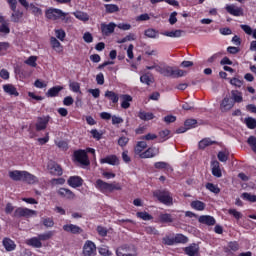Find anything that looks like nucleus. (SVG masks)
Masks as SVG:
<instances>
[{
	"instance_id": "nucleus-54",
	"label": "nucleus",
	"mask_w": 256,
	"mask_h": 256,
	"mask_svg": "<svg viewBox=\"0 0 256 256\" xmlns=\"http://www.w3.org/2000/svg\"><path fill=\"white\" fill-rule=\"evenodd\" d=\"M140 81L141 83H144L145 85H151V83H153V79H151V77H149V75L144 74L140 77Z\"/></svg>"
},
{
	"instance_id": "nucleus-30",
	"label": "nucleus",
	"mask_w": 256,
	"mask_h": 256,
	"mask_svg": "<svg viewBox=\"0 0 256 256\" xmlns=\"http://www.w3.org/2000/svg\"><path fill=\"white\" fill-rule=\"evenodd\" d=\"M190 206L192 209H195L196 211H205V203L199 200H194L191 202Z\"/></svg>"
},
{
	"instance_id": "nucleus-24",
	"label": "nucleus",
	"mask_w": 256,
	"mask_h": 256,
	"mask_svg": "<svg viewBox=\"0 0 256 256\" xmlns=\"http://www.w3.org/2000/svg\"><path fill=\"white\" fill-rule=\"evenodd\" d=\"M212 165V175L214 177H222L223 173H221V168L219 167V161L214 160L211 162Z\"/></svg>"
},
{
	"instance_id": "nucleus-17",
	"label": "nucleus",
	"mask_w": 256,
	"mask_h": 256,
	"mask_svg": "<svg viewBox=\"0 0 256 256\" xmlns=\"http://www.w3.org/2000/svg\"><path fill=\"white\" fill-rule=\"evenodd\" d=\"M100 163H107L108 165H119V158L115 155H109L100 159Z\"/></svg>"
},
{
	"instance_id": "nucleus-39",
	"label": "nucleus",
	"mask_w": 256,
	"mask_h": 256,
	"mask_svg": "<svg viewBox=\"0 0 256 256\" xmlns=\"http://www.w3.org/2000/svg\"><path fill=\"white\" fill-rule=\"evenodd\" d=\"M241 197L242 199H244V201H249L250 203H256V195H253L248 192H244L242 193Z\"/></svg>"
},
{
	"instance_id": "nucleus-62",
	"label": "nucleus",
	"mask_w": 256,
	"mask_h": 256,
	"mask_svg": "<svg viewBox=\"0 0 256 256\" xmlns=\"http://www.w3.org/2000/svg\"><path fill=\"white\" fill-rule=\"evenodd\" d=\"M83 40L85 43H93V34L90 32H85L83 35Z\"/></svg>"
},
{
	"instance_id": "nucleus-58",
	"label": "nucleus",
	"mask_w": 256,
	"mask_h": 256,
	"mask_svg": "<svg viewBox=\"0 0 256 256\" xmlns=\"http://www.w3.org/2000/svg\"><path fill=\"white\" fill-rule=\"evenodd\" d=\"M98 235H100V237H107V228L103 227V226H97L96 229Z\"/></svg>"
},
{
	"instance_id": "nucleus-15",
	"label": "nucleus",
	"mask_w": 256,
	"mask_h": 256,
	"mask_svg": "<svg viewBox=\"0 0 256 256\" xmlns=\"http://www.w3.org/2000/svg\"><path fill=\"white\" fill-rule=\"evenodd\" d=\"M67 183L70 187H73V189H77V187H81L83 185V178L79 176H71Z\"/></svg>"
},
{
	"instance_id": "nucleus-64",
	"label": "nucleus",
	"mask_w": 256,
	"mask_h": 256,
	"mask_svg": "<svg viewBox=\"0 0 256 256\" xmlns=\"http://www.w3.org/2000/svg\"><path fill=\"white\" fill-rule=\"evenodd\" d=\"M99 253L100 255H103V256H111V251H109L108 247L99 248Z\"/></svg>"
},
{
	"instance_id": "nucleus-42",
	"label": "nucleus",
	"mask_w": 256,
	"mask_h": 256,
	"mask_svg": "<svg viewBox=\"0 0 256 256\" xmlns=\"http://www.w3.org/2000/svg\"><path fill=\"white\" fill-rule=\"evenodd\" d=\"M53 235H55V231H48L46 233L39 234L38 237L40 241H49V239H51Z\"/></svg>"
},
{
	"instance_id": "nucleus-6",
	"label": "nucleus",
	"mask_w": 256,
	"mask_h": 256,
	"mask_svg": "<svg viewBox=\"0 0 256 256\" xmlns=\"http://www.w3.org/2000/svg\"><path fill=\"white\" fill-rule=\"evenodd\" d=\"M33 215H37V212L35 210L19 207L14 211L13 217H26L28 219L29 217H33Z\"/></svg>"
},
{
	"instance_id": "nucleus-61",
	"label": "nucleus",
	"mask_w": 256,
	"mask_h": 256,
	"mask_svg": "<svg viewBox=\"0 0 256 256\" xmlns=\"http://www.w3.org/2000/svg\"><path fill=\"white\" fill-rule=\"evenodd\" d=\"M217 157H218V160L221 161V163H226V161L229 159L227 154H225V152L223 151L218 152Z\"/></svg>"
},
{
	"instance_id": "nucleus-34",
	"label": "nucleus",
	"mask_w": 256,
	"mask_h": 256,
	"mask_svg": "<svg viewBox=\"0 0 256 256\" xmlns=\"http://www.w3.org/2000/svg\"><path fill=\"white\" fill-rule=\"evenodd\" d=\"M231 95H232V99L234 101V104L243 102V96H242L241 92H239L237 90H232Z\"/></svg>"
},
{
	"instance_id": "nucleus-32",
	"label": "nucleus",
	"mask_w": 256,
	"mask_h": 256,
	"mask_svg": "<svg viewBox=\"0 0 256 256\" xmlns=\"http://www.w3.org/2000/svg\"><path fill=\"white\" fill-rule=\"evenodd\" d=\"M50 43H51L52 48H54L55 51H57L58 53H61V51H63V47H61V42H59V40H57V38L51 37Z\"/></svg>"
},
{
	"instance_id": "nucleus-14",
	"label": "nucleus",
	"mask_w": 256,
	"mask_h": 256,
	"mask_svg": "<svg viewBox=\"0 0 256 256\" xmlns=\"http://www.w3.org/2000/svg\"><path fill=\"white\" fill-rule=\"evenodd\" d=\"M2 245L8 252L15 251V249H17V244H15V241L8 237H5L2 240Z\"/></svg>"
},
{
	"instance_id": "nucleus-46",
	"label": "nucleus",
	"mask_w": 256,
	"mask_h": 256,
	"mask_svg": "<svg viewBox=\"0 0 256 256\" xmlns=\"http://www.w3.org/2000/svg\"><path fill=\"white\" fill-rule=\"evenodd\" d=\"M69 87L73 93H81V84L79 82H71Z\"/></svg>"
},
{
	"instance_id": "nucleus-12",
	"label": "nucleus",
	"mask_w": 256,
	"mask_h": 256,
	"mask_svg": "<svg viewBox=\"0 0 256 256\" xmlns=\"http://www.w3.org/2000/svg\"><path fill=\"white\" fill-rule=\"evenodd\" d=\"M115 27H117V24L113 22H110L109 24H101V32L106 37H109L111 33H115Z\"/></svg>"
},
{
	"instance_id": "nucleus-23",
	"label": "nucleus",
	"mask_w": 256,
	"mask_h": 256,
	"mask_svg": "<svg viewBox=\"0 0 256 256\" xmlns=\"http://www.w3.org/2000/svg\"><path fill=\"white\" fill-rule=\"evenodd\" d=\"M61 91H63V86H54L46 92V97H58Z\"/></svg>"
},
{
	"instance_id": "nucleus-11",
	"label": "nucleus",
	"mask_w": 256,
	"mask_h": 256,
	"mask_svg": "<svg viewBox=\"0 0 256 256\" xmlns=\"http://www.w3.org/2000/svg\"><path fill=\"white\" fill-rule=\"evenodd\" d=\"M226 11L227 13H229L230 15H233L234 17H243L244 15L243 8L237 7L235 5H227Z\"/></svg>"
},
{
	"instance_id": "nucleus-21",
	"label": "nucleus",
	"mask_w": 256,
	"mask_h": 256,
	"mask_svg": "<svg viewBox=\"0 0 256 256\" xmlns=\"http://www.w3.org/2000/svg\"><path fill=\"white\" fill-rule=\"evenodd\" d=\"M117 256H137V253H130L127 245L120 246L116 250Z\"/></svg>"
},
{
	"instance_id": "nucleus-28",
	"label": "nucleus",
	"mask_w": 256,
	"mask_h": 256,
	"mask_svg": "<svg viewBox=\"0 0 256 256\" xmlns=\"http://www.w3.org/2000/svg\"><path fill=\"white\" fill-rule=\"evenodd\" d=\"M27 245H30L31 247H35L36 249H41V247H43V243H41V239H39V236L30 238L27 241Z\"/></svg>"
},
{
	"instance_id": "nucleus-4",
	"label": "nucleus",
	"mask_w": 256,
	"mask_h": 256,
	"mask_svg": "<svg viewBox=\"0 0 256 256\" xmlns=\"http://www.w3.org/2000/svg\"><path fill=\"white\" fill-rule=\"evenodd\" d=\"M74 159L75 161H77V163H80V165H84V167H88V165H91V162L89 161V157L87 156V152L85 150L74 151Z\"/></svg>"
},
{
	"instance_id": "nucleus-33",
	"label": "nucleus",
	"mask_w": 256,
	"mask_h": 256,
	"mask_svg": "<svg viewBox=\"0 0 256 256\" xmlns=\"http://www.w3.org/2000/svg\"><path fill=\"white\" fill-rule=\"evenodd\" d=\"M215 141H212L211 138H204L199 142V149H205V147H209L211 145H215Z\"/></svg>"
},
{
	"instance_id": "nucleus-48",
	"label": "nucleus",
	"mask_w": 256,
	"mask_h": 256,
	"mask_svg": "<svg viewBox=\"0 0 256 256\" xmlns=\"http://www.w3.org/2000/svg\"><path fill=\"white\" fill-rule=\"evenodd\" d=\"M11 17L14 23H19V20L23 17V12L17 11V9H15Z\"/></svg>"
},
{
	"instance_id": "nucleus-38",
	"label": "nucleus",
	"mask_w": 256,
	"mask_h": 256,
	"mask_svg": "<svg viewBox=\"0 0 256 256\" xmlns=\"http://www.w3.org/2000/svg\"><path fill=\"white\" fill-rule=\"evenodd\" d=\"M245 125L248 129H255L256 128V119L253 117H247L244 119Z\"/></svg>"
},
{
	"instance_id": "nucleus-8",
	"label": "nucleus",
	"mask_w": 256,
	"mask_h": 256,
	"mask_svg": "<svg viewBox=\"0 0 256 256\" xmlns=\"http://www.w3.org/2000/svg\"><path fill=\"white\" fill-rule=\"evenodd\" d=\"M48 169L51 175H56L57 177L63 175V168H61V165L57 164L55 161H50L48 163Z\"/></svg>"
},
{
	"instance_id": "nucleus-53",
	"label": "nucleus",
	"mask_w": 256,
	"mask_h": 256,
	"mask_svg": "<svg viewBox=\"0 0 256 256\" xmlns=\"http://www.w3.org/2000/svg\"><path fill=\"white\" fill-rule=\"evenodd\" d=\"M25 63L30 67H37V56H30Z\"/></svg>"
},
{
	"instance_id": "nucleus-45",
	"label": "nucleus",
	"mask_w": 256,
	"mask_h": 256,
	"mask_svg": "<svg viewBox=\"0 0 256 256\" xmlns=\"http://www.w3.org/2000/svg\"><path fill=\"white\" fill-rule=\"evenodd\" d=\"M189 241V238H187V236L183 235V234H177L174 237V242L175 243H187Z\"/></svg>"
},
{
	"instance_id": "nucleus-36",
	"label": "nucleus",
	"mask_w": 256,
	"mask_h": 256,
	"mask_svg": "<svg viewBox=\"0 0 256 256\" xmlns=\"http://www.w3.org/2000/svg\"><path fill=\"white\" fill-rule=\"evenodd\" d=\"M161 223H173V216L169 213L160 214L159 216Z\"/></svg>"
},
{
	"instance_id": "nucleus-13",
	"label": "nucleus",
	"mask_w": 256,
	"mask_h": 256,
	"mask_svg": "<svg viewBox=\"0 0 256 256\" xmlns=\"http://www.w3.org/2000/svg\"><path fill=\"white\" fill-rule=\"evenodd\" d=\"M63 230L66 231V233H72V235H81V233H83L82 228L75 224H66L63 226Z\"/></svg>"
},
{
	"instance_id": "nucleus-43",
	"label": "nucleus",
	"mask_w": 256,
	"mask_h": 256,
	"mask_svg": "<svg viewBox=\"0 0 256 256\" xmlns=\"http://www.w3.org/2000/svg\"><path fill=\"white\" fill-rule=\"evenodd\" d=\"M106 13H117L119 12V6L116 4H105Z\"/></svg>"
},
{
	"instance_id": "nucleus-55",
	"label": "nucleus",
	"mask_w": 256,
	"mask_h": 256,
	"mask_svg": "<svg viewBox=\"0 0 256 256\" xmlns=\"http://www.w3.org/2000/svg\"><path fill=\"white\" fill-rule=\"evenodd\" d=\"M154 167L155 169H171V166L167 162H156Z\"/></svg>"
},
{
	"instance_id": "nucleus-60",
	"label": "nucleus",
	"mask_w": 256,
	"mask_h": 256,
	"mask_svg": "<svg viewBox=\"0 0 256 256\" xmlns=\"http://www.w3.org/2000/svg\"><path fill=\"white\" fill-rule=\"evenodd\" d=\"M127 143H129V138L125 137V136H121L119 139H118V145L120 147H126L127 146Z\"/></svg>"
},
{
	"instance_id": "nucleus-49",
	"label": "nucleus",
	"mask_w": 256,
	"mask_h": 256,
	"mask_svg": "<svg viewBox=\"0 0 256 256\" xmlns=\"http://www.w3.org/2000/svg\"><path fill=\"white\" fill-rule=\"evenodd\" d=\"M0 33H4V35H9V33H11V29L9 28V24L7 22H2L0 26Z\"/></svg>"
},
{
	"instance_id": "nucleus-9",
	"label": "nucleus",
	"mask_w": 256,
	"mask_h": 256,
	"mask_svg": "<svg viewBox=\"0 0 256 256\" xmlns=\"http://www.w3.org/2000/svg\"><path fill=\"white\" fill-rule=\"evenodd\" d=\"M50 120H51V116L38 117V120L36 123V131H43L47 129V125L49 124Z\"/></svg>"
},
{
	"instance_id": "nucleus-1",
	"label": "nucleus",
	"mask_w": 256,
	"mask_h": 256,
	"mask_svg": "<svg viewBox=\"0 0 256 256\" xmlns=\"http://www.w3.org/2000/svg\"><path fill=\"white\" fill-rule=\"evenodd\" d=\"M46 18L52 21H57L61 19L64 23H71V17L67 16V13L63 12L61 9L49 8L45 12Z\"/></svg>"
},
{
	"instance_id": "nucleus-51",
	"label": "nucleus",
	"mask_w": 256,
	"mask_h": 256,
	"mask_svg": "<svg viewBox=\"0 0 256 256\" xmlns=\"http://www.w3.org/2000/svg\"><path fill=\"white\" fill-rule=\"evenodd\" d=\"M42 224L44 227L51 228L55 225V221H53V218H42Z\"/></svg>"
},
{
	"instance_id": "nucleus-50",
	"label": "nucleus",
	"mask_w": 256,
	"mask_h": 256,
	"mask_svg": "<svg viewBox=\"0 0 256 256\" xmlns=\"http://www.w3.org/2000/svg\"><path fill=\"white\" fill-rule=\"evenodd\" d=\"M247 143L251 147L252 151L256 153V137L250 136L247 140Z\"/></svg>"
},
{
	"instance_id": "nucleus-59",
	"label": "nucleus",
	"mask_w": 256,
	"mask_h": 256,
	"mask_svg": "<svg viewBox=\"0 0 256 256\" xmlns=\"http://www.w3.org/2000/svg\"><path fill=\"white\" fill-rule=\"evenodd\" d=\"M163 121L169 125L170 123H175L177 121V117L174 115H167L163 118Z\"/></svg>"
},
{
	"instance_id": "nucleus-26",
	"label": "nucleus",
	"mask_w": 256,
	"mask_h": 256,
	"mask_svg": "<svg viewBox=\"0 0 256 256\" xmlns=\"http://www.w3.org/2000/svg\"><path fill=\"white\" fill-rule=\"evenodd\" d=\"M104 97L109 99V101H112L114 104L119 103V94L115 93L114 91L107 90L104 94Z\"/></svg>"
},
{
	"instance_id": "nucleus-3",
	"label": "nucleus",
	"mask_w": 256,
	"mask_h": 256,
	"mask_svg": "<svg viewBox=\"0 0 256 256\" xmlns=\"http://www.w3.org/2000/svg\"><path fill=\"white\" fill-rule=\"evenodd\" d=\"M153 197H156V199H158L160 203H163V205H173V196H171V192L167 190H155L153 192Z\"/></svg>"
},
{
	"instance_id": "nucleus-37",
	"label": "nucleus",
	"mask_w": 256,
	"mask_h": 256,
	"mask_svg": "<svg viewBox=\"0 0 256 256\" xmlns=\"http://www.w3.org/2000/svg\"><path fill=\"white\" fill-rule=\"evenodd\" d=\"M136 217H138V219H142L143 221H151V219H153V216L146 211L137 212Z\"/></svg>"
},
{
	"instance_id": "nucleus-10",
	"label": "nucleus",
	"mask_w": 256,
	"mask_h": 256,
	"mask_svg": "<svg viewBox=\"0 0 256 256\" xmlns=\"http://www.w3.org/2000/svg\"><path fill=\"white\" fill-rule=\"evenodd\" d=\"M157 155H159V148L150 147L146 151L142 152L139 155V157H140V159H151Z\"/></svg>"
},
{
	"instance_id": "nucleus-56",
	"label": "nucleus",
	"mask_w": 256,
	"mask_h": 256,
	"mask_svg": "<svg viewBox=\"0 0 256 256\" xmlns=\"http://www.w3.org/2000/svg\"><path fill=\"white\" fill-rule=\"evenodd\" d=\"M144 35L150 39H155V37H157V32L155 29H147L145 30Z\"/></svg>"
},
{
	"instance_id": "nucleus-22",
	"label": "nucleus",
	"mask_w": 256,
	"mask_h": 256,
	"mask_svg": "<svg viewBox=\"0 0 256 256\" xmlns=\"http://www.w3.org/2000/svg\"><path fill=\"white\" fill-rule=\"evenodd\" d=\"M4 92L8 95H14V97H19V92L17 91V88L13 86V84H5L3 85Z\"/></svg>"
},
{
	"instance_id": "nucleus-20",
	"label": "nucleus",
	"mask_w": 256,
	"mask_h": 256,
	"mask_svg": "<svg viewBox=\"0 0 256 256\" xmlns=\"http://www.w3.org/2000/svg\"><path fill=\"white\" fill-rule=\"evenodd\" d=\"M120 98L122 99V109H129L131 107V101H133V97H131V95L128 94H122Z\"/></svg>"
},
{
	"instance_id": "nucleus-47",
	"label": "nucleus",
	"mask_w": 256,
	"mask_h": 256,
	"mask_svg": "<svg viewBox=\"0 0 256 256\" xmlns=\"http://www.w3.org/2000/svg\"><path fill=\"white\" fill-rule=\"evenodd\" d=\"M173 75H175V70H173V67L171 66L164 67V72H163L164 77H173Z\"/></svg>"
},
{
	"instance_id": "nucleus-19",
	"label": "nucleus",
	"mask_w": 256,
	"mask_h": 256,
	"mask_svg": "<svg viewBox=\"0 0 256 256\" xmlns=\"http://www.w3.org/2000/svg\"><path fill=\"white\" fill-rule=\"evenodd\" d=\"M58 195H60V197H63L65 199H75V193H73V191L67 188H60L58 190Z\"/></svg>"
},
{
	"instance_id": "nucleus-63",
	"label": "nucleus",
	"mask_w": 256,
	"mask_h": 256,
	"mask_svg": "<svg viewBox=\"0 0 256 256\" xmlns=\"http://www.w3.org/2000/svg\"><path fill=\"white\" fill-rule=\"evenodd\" d=\"M230 84L234 85V87H242L243 86V81L240 80L239 78H232L230 80Z\"/></svg>"
},
{
	"instance_id": "nucleus-31",
	"label": "nucleus",
	"mask_w": 256,
	"mask_h": 256,
	"mask_svg": "<svg viewBox=\"0 0 256 256\" xmlns=\"http://www.w3.org/2000/svg\"><path fill=\"white\" fill-rule=\"evenodd\" d=\"M183 33H185V31L183 30H174V31H166L164 33H162V35H164L165 37H172V38H177V37H181V35H183Z\"/></svg>"
},
{
	"instance_id": "nucleus-29",
	"label": "nucleus",
	"mask_w": 256,
	"mask_h": 256,
	"mask_svg": "<svg viewBox=\"0 0 256 256\" xmlns=\"http://www.w3.org/2000/svg\"><path fill=\"white\" fill-rule=\"evenodd\" d=\"M138 117L142 121H151L152 119H155V115L153 113L145 111H140L138 113Z\"/></svg>"
},
{
	"instance_id": "nucleus-25",
	"label": "nucleus",
	"mask_w": 256,
	"mask_h": 256,
	"mask_svg": "<svg viewBox=\"0 0 256 256\" xmlns=\"http://www.w3.org/2000/svg\"><path fill=\"white\" fill-rule=\"evenodd\" d=\"M25 171L14 170L9 172V177L12 181H23Z\"/></svg>"
},
{
	"instance_id": "nucleus-35",
	"label": "nucleus",
	"mask_w": 256,
	"mask_h": 256,
	"mask_svg": "<svg viewBox=\"0 0 256 256\" xmlns=\"http://www.w3.org/2000/svg\"><path fill=\"white\" fill-rule=\"evenodd\" d=\"M147 149V142L145 141H139L135 147V153L137 155H141L143 153V150Z\"/></svg>"
},
{
	"instance_id": "nucleus-52",
	"label": "nucleus",
	"mask_w": 256,
	"mask_h": 256,
	"mask_svg": "<svg viewBox=\"0 0 256 256\" xmlns=\"http://www.w3.org/2000/svg\"><path fill=\"white\" fill-rule=\"evenodd\" d=\"M228 213L229 215L234 216V219H237V221L243 218V214H241V212L237 211L236 209H229Z\"/></svg>"
},
{
	"instance_id": "nucleus-27",
	"label": "nucleus",
	"mask_w": 256,
	"mask_h": 256,
	"mask_svg": "<svg viewBox=\"0 0 256 256\" xmlns=\"http://www.w3.org/2000/svg\"><path fill=\"white\" fill-rule=\"evenodd\" d=\"M186 255L196 256L199 253V245L193 243L192 245L185 248Z\"/></svg>"
},
{
	"instance_id": "nucleus-5",
	"label": "nucleus",
	"mask_w": 256,
	"mask_h": 256,
	"mask_svg": "<svg viewBox=\"0 0 256 256\" xmlns=\"http://www.w3.org/2000/svg\"><path fill=\"white\" fill-rule=\"evenodd\" d=\"M83 255L84 256H95L97 255V246L91 240L85 242L83 246Z\"/></svg>"
},
{
	"instance_id": "nucleus-2",
	"label": "nucleus",
	"mask_w": 256,
	"mask_h": 256,
	"mask_svg": "<svg viewBox=\"0 0 256 256\" xmlns=\"http://www.w3.org/2000/svg\"><path fill=\"white\" fill-rule=\"evenodd\" d=\"M95 187L101 193H113V191H121V185H119V183H107L101 179L96 180Z\"/></svg>"
},
{
	"instance_id": "nucleus-41",
	"label": "nucleus",
	"mask_w": 256,
	"mask_h": 256,
	"mask_svg": "<svg viewBox=\"0 0 256 256\" xmlns=\"http://www.w3.org/2000/svg\"><path fill=\"white\" fill-rule=\"evenodd\" d=\"M184 127H186L189 131V129H195L197 127V120L196 119H187L184 122Z\"/></svg>"
},
{
	"instance_id": "nucleus-44",
	"label": "nucleus",
	"mask_w": 256,
	"mask_h": 256,
	"mask_svg": "<svg viewBox=\"0 0 256 256\" xmlns=\"http://www.w3.org/2000/svg\"><path fill=\"white\" fill-rule=\"evenodd\" d=\"M74 16L76 17V19H79L80 21H89V15H87V13L77 11L74 12Z\"/></svg>"
},
{
	"instance_id": "nucleus-16",
	"label": "nucleus",
	"mask_w": 256,
	"mask_h": 256,
	"mask_svg": "<svg viewBox=\"0 0 256 256\" xmlns=\"http://www.w3.org/2000/svg\"><path fill=\"white\" fill-rule=\"evenodd\" d=\"M198 221L202 225H208V227H211V226L215 225V223H216L215 218L213 216H209V215L200 216L198 218Z\"/></svg>"
},
{
	"instance_id": "nucleus-18",
	"label": "nucleus",
	"mask_w": 256,
	"mask_h": 256,
	"mask_svg": "<svg viewBox=\"0 0 256 256\" xmlns=\"http://www.w3.org/2000/svg\"><path fill=\"white\" fill-rule=\"evenodd\" d=\"M22 181H24L25 183H28L29 185H33L35 183H37V181H39L35 175L24 171L23 177H22Z\"/></svg>"
},
{
	"instance_id": "nucleus-7",
	"label": "nucleus",
	"mask_w": 256,
	"mask_h": 256,
	"mask_svg": "<svg viewBox=\"0 0 256 256\" xmlns=\"http://www.w3.org/2000/svg\"><path fill=\"white\" fill-rule=\"evenodd\" d=\"M233 107H235V101H233V99L229 96L223 98L222 102L220 103V111H222V113H227V111H231Z\"/></svg>"
},
{
	"instance_id": "nucleus-40",
	"label": "nucleus",
	"mask_w": 256,
	"mask_h": 256,
	"mask_svg": "<svg viewBox=\"0 0 256 256\" xmlns=\"http://www.w3.org/2000/svg\"><path fill=\"white\" fill-rule=\"evenodd\" d=\"M206 189H208V191H211V193H215V195H219V193H221V189L213 183H207Z\"/></svg>"
},
{
	"instance_id": "nucleus-57",
	"label": "nucleus",
	"mask_w": 256,
	"mask_h": 256,
	"mask_svg": "<svg viewBox=\"0 0 256 256\" xmlns=\"http://www.w3.org/2000/svg\"><path fill=\"white\" fill-rule=\"evenodd\" d=\"M55 35L60 41H65V31L63 29L55 30Z\"/></svg>"
}]
</instances>
